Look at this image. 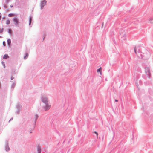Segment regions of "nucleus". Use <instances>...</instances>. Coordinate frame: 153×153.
Wrapping results in <instances>:
<instances>
[{"label":"nucleus","mask_w":153,"mask_h":153,"mask_svg":"<svg viewBox=\"0 0 153 153\" xmlns=\"http://www.w3.org/2000/svg\"><path fill=\"white\" fill-rule=\"evenodd\" d=\"M150 56V53L148 51L144 49L141 52V56L143 59L148 58Z\"/></svg>","instance_id":"1"},{"label":"nucleus","mask_w":153,"mask_h":153,"mask_svg":"<svg viewBox=\"0 0 153 153\" xmlns=\"http://www.w3.org/2000/svg\"><path fill=\"white\" fill-rule=\"evenodd\" d=\"M13 20L15 24L16 25H18L19 23V19L16 17L13 18Z\"/></svg>","instance_id":"2"},{"label":"nucleus","mask_w":153,"mask_h":153,"mask_svg":"<svg viewBox=\"0 0 153 153\" xmlns=\"http://www.w3.org/2000/svg\"><path fill=\"white\" fill-rule=\"evenodd\" d=\"M145 72L147 75L150 76L151 75L150 68L149 67H146L145 68Z\"/></svg>","instance_id":"3"},{"label":"nucleus","mask_w":153,"mask_h":153,"mask_svg":"<svg viewBox=\"0 0 153 153\" xmlns=\"http://www.w3.org/2000/svg\"><path fill=\"white\" fill-rule=\"evenodd\" d=\"M42 102L45 104H46L48 102V100L47 98L44 96H43L42 97Z\"/></svg>","instance_id":"4"},{"label":"nucleus","mask_w":153,"mask_h":153,"mask_svg":"<svg viewBox=\"0 0 153 153\" xmlns=\"http://www.w3.org/2000/svg\"><path fill=\"white\" fill-rule=\"evenodd\" d=\"M47 1L46 0H43L41 2V8L42 9L43 7L46 5Z\"/></svg>","instance_id":"5"},{"label":"nucleus","mask_w":153,"mask_h":153,"mask_svg":"<svg viewBox=\"0 0 153 153\" xmlns=\"http://www.w3.org/2000/svg\"><path fill=\"white\" fill-rule=\"evenodd\" d=\"M45 104V106H44V108L45 111H47L50 108L51 106L48 105L47 103Z\"/></svg>","instance_id":"6"},{"label":"nucleus","mask_w":153,"mask_h":153,"mask_svg":"<svg viewBox=\"0 0 153 153\" xmlns=\"http://www.w3.org/2000/svg\"><path fill=\"white\" fill-rule=\"evenodd\" d=\"M121 38L122 40H125L126 39V36L125 34H121Z\"/></svg>","instance_id":"7"},{"label":"nucleus","mask_w":153,"mask_h":153,"mask_svg":"<svg viewBox=\"0 0 153 153\" xmlns=\"http://www.w3.org/2000/svg\"><path fill=\"white\" fill-rule=\"evenodd\" d=\"M97 73L100 72V74L101 75H102V68L100 67L99 69H97Z\"/></svg>","instance_id":"8"},{"label":"nucleus","mask_w":153,"mask_h":153,"mask_svg":"<svg viewBox=\"0 0 153 153\" xmlns=\"http://www.w3.org/2000/svg\"><path fill=\"white\" fill-rule=\"evenodd\" d=\"M37 152L38 153H40L41 152V147L39 146H38L37 148Z\"/></svg>","instance_id":"9"},{"label":"nucleus","mask_w":153,"mask_h":153,"mask_svg":"<svg viewBox=\"0 0 153 153\" xmlns=\"http://www.w3.org/2000/svg\"><path fill=\"white\" fill-rule=\"evenodd\" d=\"M8 58H9V56L7 54H5L3 57V59H7Z\"/></svg>","instance_id":"10"},{"label":"nucleus","mask_w":153,"mask_h":153,"mask_svg":"<svg viewBox=\"0 0 153 153\" xmlns=\"http://www.w3.org/2000/svg\"><path fill=\"white\" fill-rule=\"evenodd\" d=\"M15 16V15L13 13H10L8 15V16L9 17H12L14 16Z\"/></svg>","instance_id":"11"},{"label":"nucleus","mask_w":153,"mask_h":153,"mask_svg":"<svg viewBox=\"0 0 153 153\" xmlns=\"http://www.w3.org/2000/svg\"><path fill=\"white\" fill-rule=\"evenodd\" d=\"M10 22L9 20H7L6 21V23L8 25L10 24Z\"/></svg>","instance_id":"12"},{"label":"nucleus","mask_w":153,"mask_h":153,"mask_svg":"<svg viewBox=\"0 0 153 153\" xmlns=\"http://www.w3.org/2000/svg\"><path fill=\"white\" fill-rule=\"evenodd\" d=\"M7 43L9 45L11 43V40L10 39H9L7 40Z\"/></svg>","instance_id":"13"},{"label":"nucleus","mask_w":153,"mask_h":153,"mask_svg":"<svg viewBox=\"0 0 153 153\" xmlns=\"http://www.w3.org/2000/svg\"><path fill=\"white\" fill-rule=\"evenodd\" d=\"M149 22L150 23H153V19H150L149 20Z\"/></svg>","instance_id":"14"},{"label":"nucleus","mask_w":153,"mask_h":153,"mask_svg":"<svg viewBox=\"0 0 153 153\" xmlns=\"http://www.w3.org/2000/svg\"><path fill=\"white\" fill-rule=\"evenodd\" d=\"M28 56V53H26V54L24 58L25 59H26L27 58Z\"/></svg>","instance_id":"15"},{"label":"nucleus","mask_w":153,"mask_h":153,"mask_svg":"<svg viewBox=\"0 0 153 153\" xmlns=\"http://www.w3.org/2000/svg\"><path fill=\"white\" fill-rule=\"evenodd\" d=\"M3 28H1L0 29V33H1L3 31Z\"/></svg>","instance_id":"16"},{"label":"nucleus","mask_w":153,"mask_h":153,"mask_svg":"<svg viewBox=\"0 0 153 153\" xmlns=\"http://www.w3.org/2000/svg\"><path fill=\"white\" fill-rule=\"evenodd\" d=\"M94 133L96 134V135H97V137H98V133L97 132H96V131L94 132Z\"/></svg>","instance_id":"17"},{"label":"nucleus","mask_w":153,"mask_h":153,"mask_svg":"<svg viewBox=\"0 0 153 153\" xmlns=\"http://www.w3.org/2000/svg\"><path fill=\"white\" fill-rule=\"evenodd\" d=\"M31 18H30V22H29V25H30V23H31Z\"/></svg>","instance_id":"18"},{"label":"nucleus","mask_w":153,"mask_h":153,"mask_svg":"<svg viewBox=\"0 0 153 153\" xmlns=\"http://www.w3.org/2000/svg\"><path fill=\"white\" fill-rule=\"evenodd\" d=\"M3 44L4 46H5V42H3Z\"/></svg>","instance_id":"19"},{"label":"nucleus","mask_w":153,"mask_h":153,"mask_svg":"<svg viewBox=\"0 0 153 153\" xmlns=\"http://www.w3.org/2000/svg\"><path fill=\"white\" fill-rule=\"evenodd\" d=\"M134 52H135V53L136 54H137V53H136V48L135 47L134 48Z\"/></svg>","instance_id":"20"},{"label":"nucleus","mask_w":153,"mask_h":153,"mask_svg":"<svg viewBox=\"0 0 153 153\" xmlns=\"http://www.w3.org/2000/svg\"><path fill=\"white\" fill-rule=\"evenodd\" d=\"M6 149L7 150H9V148L8 147H7Z\"/></svg>","instance_id":"21"},{"label":"nucleus","mask_w":153,"mask_h":153,"mask_svg":"<svg viewBox=\"0 0 153 153\" xmlns=\"http://www.w3.org/2000/svg\"><path fill=\"white\" fill-rule=\"evenodd\" d=\"M35 116L36 118H37L38 117V116L37 115H35Z\"/></svg>","instance_id":"22"},{"label":"nucleus","mask_w":153,"mask_h":153,"mask_svg":"<svg viewBox=\"0 0 153 153\" xmlns=\"http://www.w3.org/2000/svg\"><path fill=\"white\" fill-rule=\"evenodd\" d=\"M115 101L116 102H118V100H115Z\"/></svg>","instance_id":"23"},{"label":"nucleus","mask_w":153,"mask_h":153,"mask_svg":"<svg viewBox=\"0 0 153 153\" xmlns=\"http://www.w3.org/2000/svg\"><path fill=\"white\" fill-rule=\"evenodd\" d=\"M1 17L0 16V19H1Z\"/></svg>","instance_id":"24"}]
</instances>
